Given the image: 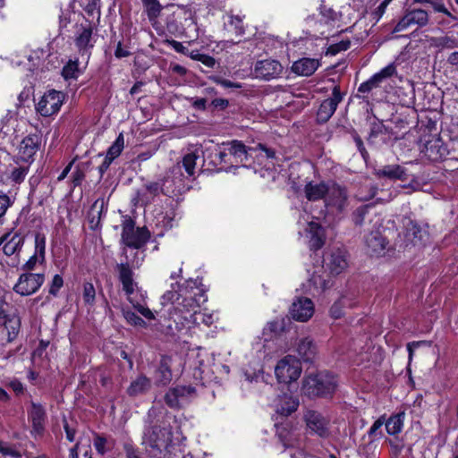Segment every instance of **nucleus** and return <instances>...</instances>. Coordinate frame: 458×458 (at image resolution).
Segmentation results:
<instances>
[{"label": "nucleus", "mask_w": 458, "mask_h": 458, "mask_svg": "<svg viewBox=\"0 0 458 458\" xmlns=\"http://www.w3.org/2000/svg\"><path fill=\"white\" fill-rule=\"evenodd\" d=\"M92 34L93 29L90 23L77 26L74 41L79 51H84L93 47Z\"/></svg>", "instance_id": "nucleus-24"}, {"label": "nucleus", "mask_w": 458, "mask_h": 458, "mask_svg": "<svg viewBox=\"0 0 458 458\" xmlns=\"http://www.w3.org/2000/svg\"><path fill=\"white\" fill-rule=\"evenodd\" d=\"M13 128L8 125V122L2 120L0 124V140H4L10 134Z\"/></svg>", "instance_id": "nucleus-64"}, {"label": "nucleus", "mask_w": 458, "mask_h": 458, "mask_svg": "<svg viewBox=\"0 0 458 458\" xmlns=\"http://www.w3.org/2000/svg\"><path fill=\"white\" fill-rule=\"evenodd\" d=\"M163 193V183L149 182L139 190L133 200L141 206L148 205L157 196Z\"/></svg>", "instance_id": "nucleus-19"}, {"label": "nucleus", "mask_w": 458, "mask_h": 458, "mask_svg": "<svg viewBox=\"0 0 458 458\" xmlns=\"http://www.w3.org/2000/svg\"><path fill=\"white\" fill-rule=\"evenodd\" d=\"M44 281V274L23 273L14 284L13 291L21 296H29L36 293L41 287Z\"/></svg>", "instance_id": "nucleus-11"}, {"label": "nucleus", "mask_w": 458, "mask_h": 458, "mask_svg": "<svg viewBox=\"0 0 458 458\" xmlns=\"http://www.w3.org/2000/svg\"><path fill=\"white\" fill-rule=\"evenodd\" d=\"M123 317L128 324L133 327L145 328L147 327V323L140 317H139L134 311L130 310H123Z\"/></svg>", "instance_id": "nucleus-45"}, {"label": "nucleus", "mask_w": 458, "mask_h": 458, "mask_svg": "<svg viewBox=\"0 0 458 458\" xmlns=\"http://www.w3.org/2000/svg\"><path fill=\"white\" fill-rule=\"evenodd\" d=\"M83 300L86 304L93 305L96 297L95 287L91 283H85L83 284V293H82Z\"/></svg>", "instance_id": "nucleus-49"}, {"label": "nucleus", "mask_w": 458, "mask_h": 458, "mask_svg": "<svg viewBox=\"0 0 458 458\" xmlns=\"http://www.w3.org/2000/svg\"><path fill=\"white\" fill-rule=\"evenodd\" d=\"M63 285V277L60 275H55L49 285V293L53 296H56Z\"/></svg>", "instance_id": "nucleus-54"}, {"label": "nucleus", "mask_w": 458, "mask_h": 458, "mask_svg": "<svg viewBox=\"0 0 458 458\" xmlns=\"http://www.w3.org/2000/svg\"><path fill=\"white\" fill-rule=\"evenodd\" d=\"M225 18L226 20L224 23L225 30L237 36L244 34L243 20L240 15L227 14Z\"/></svg>", "instance_id": "nucleus-37"}, {"label": "nucleus", "mask_w": 458, "mask_h": 458, "mask_svg": "<svg viewBox=\"0 0 458 458\" xmlns=\"http://www.w3.org/2000/svg\"><path fill=\"white\" fill-rule=\"evenodd\" d=\"M370 206H361L358 208L352 214V220L355 225L361 226L369 216Z\"/></svg>", "instance_id": "nucleus-46"}, {"label": "nucleus", "mask_w": 458, "mask_h": 458, "mask_svg": "<svg viewBox=\"0 0 458 458\" xmlns=\"http://www.w3.org/2000/svg\"><path fill=\"white\" fill-rule=\"evenodd\" d=\"M329 189V182H310L305 185L304 192L306 198L310 201L326 199Z\"/></svg>", "instance_id": "nucleus-29"}, {"label": "nucleus", "mask_w": 458, "mask_h": 458, "mask_svg": "<svg viewBox=\"0 0 458 458\" xmlns=\"http://www.w3.org/2000/svg\"><path fill=\"white\" fill-rule=\"evenodd\" d=\"M309 283L310 292L312 291L311 287L313 288L314 291L322 292L331 285L330 281L326 279L318 272H314L312 274L311 277L309 280Z\"/></svg>", "instance_id": "nucleus-40"}, {"label": "nucleus", "mask_w": 458, "mask_h": 458, "mask_svg": "<svg viewBox=\"0 0 458 458\" xmlns=\"http://www.w3.org/2000/svg\"><path fill=\"white\" fill-rule=\"evenodd\" d=\"M319 9L321 15L326 19V21H335L336 19L337 13L331 7L321 5Z\"/></svg>", "instance_id": "nucleus-58"}, {"label": "nucleus", "mask_w": 458, "mask_h": 458, "mask_svg": "<svg viewBox=\"0 0 458 458\" xmlns=\"http://www.w3.org/2000/svg\"><path fill=\"white\" fill-rule=\"evenodd\" d=\"M297 352L301 358L306 361H312L314 359L317 348L313 341L308 337L300 340L297 345Z\"/></svg>", "instance_id": "nucleus-35"}, {"label": "nucleus", "mask_w": 458, "mask_h": 458, "mask_svg": "<svg viewBox=\"0 0 458 458\" xmlns=\"http://www.w3.org/2000/svg\"><path fill=\"white\" fill-rule=\"evenodd\" d=\"M349 205L347 189L338 183L329 182V189L325 199V207L328 213L338 215L343 213Z\"/></svg>", "instance_id": "nucleus-7"}, {"label": "nucleus", "mask_w": 458, "mask_h": 458, "mask_svg": "<svg viewBox=\"0 0 458 458\" xmlns=\"http://www.w3.org/2000/svg\"><path fill=\"white\" fill-rule=\"evenodd\" d=\"M439 45L445 48H453L456 46V39L451 37H443L439 39Z\"/></svg>", "instance_id": "nucleus-63"}, {"label": "nucleus", "mask_w": 458, "mask_h": 458, "mask_svg": "<svg viewBox=\"0 0 458 458\" xmlns=\"http://www.w3.org/2000/svg\"><path fill=\"white\" fill-rule=\"evenodd\" d=\"M395 72V66L394 64H389L383 68L380 72L374 74V79H377V81L381 83L384 80L392 77Z\"/></svg>", "instance_id": "nucleus-52"}, {"label": "nucleus", "mask_w": 458, "mask_h": 458, "mask_svg": "<svg viewBox=\"0 0 458 458\" xmlns=\"http://www.w3.org/2000/svg\"><path fill=\"white\" fill-rule=\"evenodd\" d=\"M172 444V429L169 425L153 426L145 429L142 445L152 456L169 452Z\"/></svg>", "instance_id": "nucleus-3"}, {"label": "nucleus", "mask_w": 458, "mask_h": 458, "mask_svg": "<svg viewBox=\"0 0 458 458\" xmlns=\"http://www.w3.org/2000/svg\"><path fill=\"white\" fill-rule=\"evenodd\" d=\"M405 239L411 245H421L428 238V232L426 229L419 225L417 223L408 220L405 224Z\"/></svg>", "instance_id": "nucleus-25"}, {"label": "nucleus", "mask_w": 458, "mask_h": 458, "mask_svg": "<svg viewBox=\"0 0 458 458\" xmlns=\"http://www.w3.org/2000/svg\"><path fill=\"white\" fill-rule=\"evenodd\" d=\"M350 46H351L350 41H341L337 44L331 45L327 48V54L331 55H335L336 54H338L341 51L347 50L350 47Z\"/></svg>", "instance_id": "nucleus-57"}, {"label": "nucleus", "mask_w": 458, "mask_h": 458, "mask_svg": "<svg viewBox=\"0 0 458 458\" xmlns=\"http://www.w3.org/2000/svg\"><path fill=\"white\" fill-rule=\"evenodd\" d=\"M307 428L321 437H327L330 435L329 420L321 413L309 410L304 414Z\"/></svg>", "instance_id": "nucleus-14"}, {"label": "nucleus", "mask_w": 458, "mask_h": 458, "mask_svg": "<svg viewBox=\"0 0 458 458\" xmlns=\"http://www.w3.org/2000/svg\"><path fill=\"white\" fill-rule=\"evenodd\" d=\"M150 237V233L146 227L135 228V222L127 217L123 221L121 242L126 247L133 249L142 248Z\"/></svg>", "instance_id": "nucleus-6"}, {"label": "nucleus", "mask_w": 458, "mask_h": 458, "mask_svg": "<svg viewBox=\"0 0 458 458\" xmlns=\"http://www.w3.org/2000/svg\"><path fill=\"white\" fill-rule=\"evenodd\" d=\"M344 94L340 91L339 86H335L332 90V96L325 99L317 113L318 120L321 123L327 122L335 114L338 104L343 100Z\"/></svg>", "instance_id": "nucleus-15"}, {"label": "nucleus", "mask_w": 458, "mask_h": 458, "mask_svg": "<svg viewBox=\"0 0 458 458\" xmlns=\"http://www.w3.org/2000/svg\"><path fill=\"white\" fill-rule=\"evenodd\" d=\"M151 387V380L144 375L138 376L127 388L130 396H138L146 394Z\"/></svg>", "instance_id": "nucleus-33"}, {"label": "nucleus", "mask_w": 458, "mask_h": 458, "mask_svg": "<svg viewBox=\"0 0 458 458\" xmlns=\"http://www.w3.org/2000/svg\"><path fill=\"white\" fill-rule=\"evenodd\" d=\"M45 253L46 237L44 234L37 233L35 235V252L22 266V269L26 271L34 270L38 263L45 262Z\"/></svg>", "instance_id": "nucleus-20"}, {"label": "nucleus", "mask_w": 458, "mask_h": 458, "mask_svg": "<svg viewBox=\"0 0 458 458\" xmlns=\"http://www.w3.org/2000/svg\"><path fill=\"white\" fill-rule=\"evenodd\" d=\"M29 417L32 423L31 433L35 436H41L45 429L46 411L44 408L39 403L32 402Z\"/></svg>", "instance_id": "nucleus-23"}, {"label": "nucleus", "mask_w": 458, "mask_h": 458, "mask_svg": "<svg viewBox=\"0 0 458 458\" xmlns=\"http://www.w3.org/2000/svg\"><path fill=\"white\" fill-rule=\"evenodd\" d=\"M367 251L370 256H382L385 254L387 242L378 232H371L365 238Z\"/></svg>", "instance_id": "nucleus-22"}, {"label": "nucleus", "mask_w": 458, "mask_h": 458, "mask_svg": "<svg viewBox=\"0 0 458 458\" xmlns=\"http://www.w3.org/2000/svg\"><path fill=\"white\" fill-rule=\"evenodd\" d=\"M416 3L420 4H429L432 5L434 10L438 13H443L446 14L448 17L453 19L454 21L456 20V17L454 16L445 7V4L443 3V0H414Z\"/></svg>", "instance_id": "nucleus-47"}, {"label": "nucleus", "mask_w": 458, "mask_h": 458, "mask_svg": "<svg viewBox=\"0 0 458 458\" xmlns=\"http://www.w3.org/2000/svg\"><path fill=\"white\" fill-rule=\"evenodd\" d=\"M319 66V62L315 58H301L292 65V71L301 76H310Z\"/></svg>", "instance_id": "nucleus-30"}, {"label": "nucleus", "mask_w": 458, "mask_h": 458, "mask_svg": "<svg viewBox=\"0 0 458 458\" xmlns=\"http://www.w3.org/2000/svg\"><path fill=\"white\" fill-rule=\"evenodd\" d=\"M301 373V362L292 355H287L281 359L275 368L276 377L280 383L289 384L296 381L300 377Z\"/></svg>", "instance_id": "nucleus-8"}, {"label": "nucleus", "mask_w": 458, "mask_h": 458, "mask_svg": "<svg viewBox=\"0 0 458 458\" xmlns=\"http://www.w3.org/2000/svg\"><path fill=\"white\" fill-rule=\"evenodd\" d=\"M209 80L225 89H241L242 84L221 78L218 75H212Z\"/></svg>", "instance_id": "nucleus-51"}, {"label": "nucleus", "mask_w": 458, "mask_h": 458, "mask_svg": "<svg viewBox=\"0 0 458 458\" xmlns=\"http://www.w3.org/2000/svg\"><path fill=\"white\" fill-rule=\"evenodd\" d=\"M0 327L7 332L8 342L17 336L21 327V319L11 303V295L3 288H0Z\"/></svg>", "instance_id": "nucleus-4"}, {"label": "nucleus", "mask_w": 458, "mask_h": 458, "mask_svg": "<svg viewBox=\"0 0 458 458\" xmlns=\"http://www.w3.org/2000/svg\"><path fill=\"white\" fill-rule=\"evenodd\" d=\"M338 386L336 377L328 371L310 374L304 377L301 386L303 394L314 397L331 396Z\"/></svg>", "instance_id": "nucleus-2"}, {"label": "nucleus", "mask_w": 458, "mask_h": 458, "mask_svg": "<svg viewBox=\"0 0 458 458\" xmlns=\"http://www.w3.org/2000/svg\"><path fill=\"white\" fill-rule=\"evenodd\" d=\"M385 423V416L379 417L370 427L368 436L370 442L380 439L383 437L382 427Z\"/></svg>", "instance_id": "nucleus-43"}, {"label": "nucleus", "mask_w": 458, "mask_h": 458, "mask_svg": "<svg viewBox=\"0 0 458 458\" xmlns=\"http://www.w3.org/2000/svg\"><path fill=\"white\" fill-rule=\"evenodd\" d=\"M64 98L65 96L62 91L50 89L41 97L36 109L42 116H50L60 110Z\"/></svg>", "instance_id": "nucleus-9"}, {"label": "nucleus", "mask_w": 458, "mask_h": 458, "mask_svg": "<svg viewBox=\"0 0 458 458\" xmlns=\"http://www.w3.org/2000/svg\"><path fill=\"white\" fill-rule=\"evenodd\" d=\"M423 345H430V344L427 341H414V342H411L407 344V350H408V352H409V360H411L412 359V356H413V352H414V350L416 348H419L420 346H423Z\"/></svg>", "instance_id": "nucleus-61"}, {"label": "nucleus", "mask_w": 458, "mask_h": 458, "mask_svg": "<svg viewBox=\"0 0 458 458\" xmlns=\"http://www.w3.org/2000/svg\"><path fill=\"white\" fill-rule=\"evenodd\" d=\"M4 242L3 251L7 256L13 255L23 245L24 239L18 233H7L1 238L0 243Z\"/></svg>", "instance_id": "nucleus-32"}, {"label": "nucleus", "mask_w": 458, "mask_h": 458, "mask_svg": "<svg viewBox=\"0 0 458 458\" xmlns=\"http://www.w3.org/2000/svg\"><path fill=\"white\" fill-rule=\"evenodd\" d=\"M314 313V304L309 298H298L290 308V314L294 320L306 322Z\"/></svg>", "instance_id": "nucleus-17"}, {"label": "nucleus", "mask_w": 458, "mask_h": 458, "mask_svg": "<svg viewBox=\"0 0 458 458\" xmlns=\"http://www.w3.org/2000/svg\"><path fill=\"white\" fill-rule=\"evenodd\" d=\"M80 74L77 60H70L63 68L62 75L65 80L77 79Z\"/></svg>", "instance_id": "nucleus-44"}, {"label": "nucleus", "mask_w": 458, "mask_h": 458, "mask_svg": "<svg viewBox=\"0 0 458 458\" xmlns=\"http://www.w3.org/2000/svg\"><path fill=\"white\" fill-rule=\"evenodd\" d=\"M380 82L377 81V79H374V75L369 79L367 81L362 82L359 88L358 91L360 93H369L373 89H376L379 86Z\"/></svg>", "instance_id": "nucleus-53"}, {"label": "nucleus", "mask_w": 458, "mask_h": 458, "mask_svg": "<svg viewBox=\"0 0 458 458\" xmlns=\"http://www.w3.org/2000/svg\"><path fill=\"white\" fill-rule=\"evenodd\" d=\"M225 149L229 155L234 159L235 163H242L248 160L249 150L247 147L240 140H232L225 143Z\"/></svg>", "instance_id": "nucleus-31"}, {"label": "nucleus", "mask_w": 458, "mask_h": 458, "mask_svg": "<svg viewBox=\"0 0 458 458\" xmlns=\"http://www.w3.org/2000/svg\"><path fill=\"white\" fill-rule=\"evenodd\" d=\"M123 448L127 458H140L138 449L132 445L127 443L124 445Z\"/></svg>", "instance_id": "nucleus-62"}, {"label": "nucleus", "mask_w": 458, "mask_h": 458, "mask_svg": "<svg viewBox=\"0 0 458 458\" xmlns=\"http://www.w3.org/2000/svg\"><path fill=\"white\" fill-rule=\"evenodd\" d=\"M41 145V135L38 132L24 137L18 148V158L25 163H31Z\"/></svg>", "instance_id": "nucleus-12"}, {"label": "nucleus", "mask_w": 458, "mask_h": 458, "mask_svg": "<svg viewBox=\"0 0 458 458\" xmlns=\"http://www.w3.org/2000/svg\"><path fill=\"white\" fill-rule=\"evenodd\" d=\"M124 148V138L123 133H120L115 139L114 142L108 148L106 156L111 160H114L120 156Z\"/></svg>", "instance_id": "nucleus-42"}, {"label": "nucleus", "mask_w": 458, "mask_h": 458, "mask_svg": "<svg viewBox=\"0 0 458 458\" xmlns=\"http://www.w3.org/2000/svg\"><path fill=\"white\" fill-rule=\"evenodd\" d=\"M373 174L377 178H386L389 180H406L405 169L400 165H386L376 167Z\"/></svg>", "instance_id": "nucleus-27"}, {"label": "nucleus", "mask_w": 458, "mask_h": 458, "mask_svg": "<svg viewBox=\"0 0 458 458\" xmlns=\"http://www.w3.org/2000/svg\"><path fill=\"white\" fill-rule=\"evenodd\" d=\"M147 12L148 18L154 21L160 15L162 5L158 0H141Z\"/></svg>", "instance_id": "nucleus-41"}, {"label": "nucleus", "mask_w": 458, "mask_h": 458, "mask_svg": "<svg viewBox=\"0 0 458 458\" xmlns=\"http://www.w3.org/2000/svg\"><path fill=\"white\" fill-rule=\"evenodd\" d=\"M197 158L194 153L186 154L181 162L168 170L169 176L174 177L176 183H185L186 179L194 175Z\"/></svg>", "instance_id": "nucleus-10"}, {"label": "nucleus", "mask_w": 458, "mask_h": 458, "mask_svg": "<svg viewBox=\"0 0 458 458\" xmlns=\"http://www.w3.org/2000/svg\"><path fill=\"white\" fill-rule=\"evenodd\" d=\"M306 232L307 236L309 237L310 248L311 250H318L322 248L326 241L324 227H322L318 222L312 220L308 223Z\"/></svg>", "instance_id": "nucleus-21"}, {"label": "nucleus", "mask_w": 458, "mask_h": 458, "mask_svg": "<svg viewBox=\"0 0 458 458\" xmlns=\"http://www.w3.org/2000/svg\"><path fill=\"white\" fill-rule=\"evenodd\" d=\"M404 417V412H398L390 416L387 420L385 419L384 425L386 426V432L389 435L399 434L403 427Z\"/></svg>", "instance_id": "nucleus-39"}, {"label": "nucleus", "mask_w": 458, "mask_h": 458, "mask_svg": "<svg viewBox=\"0 0 458 458\" xmlns=\"http://www.w3.org/2000/svg\"><path fill=\"white\" fill-rule=\"evenodd\" d=\"M298 406V399L286 394L278 396L275 401L276 411L283 416H289L297 410Z\"/></svg>", "instance_id": "nucleus-28"}, {"label": "nucleus", "mask_w": 458, "mask_h": 458, "mask_svg": "<svg viewBox=\"0 0 458 458\" xmlns=\"http://www.w3.org/2000/svg\"><path fill=\"white\" fill-rule=\"evenodd\" d=\"M165 400L166 404L171 408H178L181 406L174 387L169 389V391L165 394Z\"/></svg>", "instance_id": "nucleus-56"}, {"label": "nucleus", "mask_w": 458, "mask_h": 458, "mask_svg": "<svg viewBox=\"0 0 458 458\" xmlns=\"http://www.w3.org/2000/svg\"><path fill=\"white\" fill-rule=\"evenodd\" d=\"M85 12L89 14H94L96 11L99 13V3L100 0H86Z\"/></svg>", "instance_id": "nucleus-60"}, {"label": "nucleus", "mask_w": 458, "mask_h": 458, "mask_svg": "<svg viewBox=\"0 0 458 458\" xmlns=\"http://www.w3.org/2000/svg\"><path fill=\"white\" fill-rule=\"evenodd\" d=\"M0 454L3 456H9L11 458H21V454L13 445L7 443L0 442Z\"/></svg>", "instance_id": "nucleus-50"}, {"label": "nucleus", "mask_w": 458, "mask_h": 458, "mask_svg": "<svg viewBox=\"0 0 458 458\" xmlns=\"http://www.w3.org/2000/svg\"><path fill=\"white\" fill-rule=\"evenodd\" d=\"M163 183V194L167 196L181 194L186 188V183H176L174 177H170L169 174L166 173L165 176L162 180Z\"/></svg>", "instance_id": "nucleus-38"}, {"label": "nucleus", "mask_w": 458, "mask_h": 458, "mask_svg": "<svg viewBox=\"0 0 458 458\" xmlns=\"http://www.w3.org/2000/svg\"><path fill=\"white\" fill-rule=\"evenodd\" d=\"M421 151L433 162L442 160L448 154L447 148L442 140L437 136H431L426 140Z\"/></svg>", "instance_id": "nucleus-18"}, {"label": "nucleus", "mask_w": 458, "mask_h": 458, "mask_svg": "<svg viewBox=\"0 0 458 458\" xmlns=\"http://www.w3.org/2000/svg\"><path fill=\"white\" fill-rule=\"evenodd\" d=\"M356 302L352 295H343L330 308V315L333 318H340L344 314L346 308H353Z\"/></svg>", "instance_id": "nucleus-34"}, {"label": "nucleus", "mask_w": 458, "mask_h": 458, "mask_svg": "<svg viewBox=\"0 0 458 458\" xmlns=\"http://www.w3.org/2000/svg\"><path fill=\"white\" fill-rule=\"evenodd\" d=\"M106 439L103 437L97 436L94 439V446L98 454H104L106 450Z\"/></svg>", "instance_id": "nucleus-59"}, {"label": "nucleus", "mask_w": 458, "mask_h": 458, "mask_svg": "<svg viewBox=\"0 0 458 458\" xmlns=\"http://www.w3.org/2000/svg\"><path fill=\"white\" fill-rule=\"evenodd\" d=\"M29 172L28 166H20L13 170L11 179L15 182H21L24 180Z\"/></svg>", "instance_id": "nucleus-55"}, {"label": "nucleus", "mask_w": 458, "mask_h": 458, "mask_svg": "<svg viewBox=\"0 0 458 458\" xmlns=\"http://www.w3.org/2000/svg\"><path fill=\"white\" fill-rule=\"evenodd\" d=\"M117 271L119 274V280L122 283L123 290L128 296V301L132 304L133 308L138 311L140 315H142L146 319L152 320L155 319L154 312L146 307L143 304L139 302L134 303L131 295L134 293L135 287L137 284L133 279V272L130 267L128 262L121 263L117 265Z\"/></svg>", "instance_id": "nucleus-5"}, {"label": "nucleus", "mask_w": 458, "mask_h": 458, "mask_svg": "<svg viewBox=\"0 0 458 458\" xmlns=\"http://www.w3.org/2000/svg\"><path fill=\"white\" fill-rule=\"evenodd\" d=\"M428 22V14L422 9H412L407 11L402 19L397 22L394 28V32H401L408 28L417 25L423 27Z\"/></svg>", "instance_id": "nucleus-13"}, {"label": "nucleus", "mask_w": 458, "mask_h": 458, "mask_svg": "<svg viewBox=\"0 0 458 458\" xmlns=\"http://www.w3.org/2000/svg\"><path fill=\"white\" fill-rule=\"evenodd\" d=\"M156 377L158 384L167 385L172 380L171 359L163 357L160 360L158 369L156 372Z\"/></svg>", "instance_id": "nucleus-36"}, {"label": "nucleus", "mask_w": 458, "mask_h": 458, "mask_svg": "<svg viewBox=\"0 0 458 458\" xmlns=\"http://www.w3.org/2000/svg\"><path fill=\"white\" fill-rule=\"evenodd\" d=\"M327 267L333 275L341 274L347 267V259L344 250H335L325 259Z\"/></svg>", "instance_id": "nucleus-26"}, {"label": "nucleus", "mask_w": 458, "mask_h": 458, "mask_svg": "<svg viewBox=\"0 0 458 458\" xmlns=\"http://www.w3.org/2000/svg\"><path fill=\"white\" fill-rule=\"evenodd\" d=\"M174 388L181 405L186 403L188 397L193 395L195 393V388L192 386H177Z\"/></svg>", "instance_id": "nucleus-48"}, {"label": "nucleus", "mask_w": 458, "mask_h": 458, "mask_svg": "<svg viewBox=\"0 0 458 458\" xmlns=\"http://www.w3.org/2000/svg\"><path fill=\"white\" fill-rule=\"evenodd\" d=\"M207 297L200 290L198 293L190 291L187 287L177 291H167L162 296V304L171 303L168 316L160 323V331L165 335L174 336L184 329L201 324L209 327L215 321L212 313L199 310L200 302H205Z\"/></svg>", "instance_id": "nucleus-1"}, {"label": "nucleus", "mask_w": 458, "mask_h": 458, "mask_svg": "<svg viewBox=\"0 0 458 458\" xmlns=\"http://www.w3.org/2000/svg\"><path fill=\"white\" fill-rule=\"evenodd\" d=\"M254 72L256 78L270 81L281 75L283 66L278 61L274 59L261 60L256 63Z\"/></svg>", "instance_id": "nucleus-16"}]
</instances>
